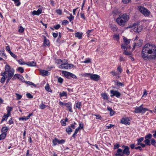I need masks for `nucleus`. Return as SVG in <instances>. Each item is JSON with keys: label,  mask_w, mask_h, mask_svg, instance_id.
Here are the masks:
<instances>
[{"label": "nucleus", "mask_w": 156, "mask_h": 156, "mask_svg": "<svg viewBox=\"0 0 156 156\" xmlns=\"http://www.w3.org/2000/svg\"><path fill=\"white\" fill-rule=\"evenodd\" d=\"M141 56L145 60L156 59V46L153 44H146L142 48Z\"/></svg>", "instance_id": "1"}, {"label": "nucleus", "mask_w": 156, "mask_h": 156, "mask_svg": "<svg viewBox=\"0 0 156 156\" xmlns=\"http://www.w3.org/2000/svg\"><path fill=\"white\" fill-rule=\"evenodd\" d=\"M129 19V15L126 13L120 15L116 19V22L120 26L123 27Z\"/></svg>", "instance_id": "2"}, {"label": "nucleus", "mask_w": 156, "mask_h": 156, "mask_svg": "<svg viewBox=\"0 0 156 156\" xmlns=\"http://www.w3.org/2000/svg\"><path fill=\"white\" fill-rule=\"evenodd\" d=\"M5 71L3 73V76L7 74V76H13L15 72L14 69L7 63L5 66Z\"/></svg>", "instance_id": "3"}, {"label": "nucleus", "mask_w": 156, "mask_h": 156, "mask_svg": "<svg viewBox=\"0 0 156 156\" xmlns=\"http://www.w3.org/2000/svg\"><path fill=\"white\" fill-rule=\"evenodd\" d=\"M138 9L145 16H148L150 14V12L142 6H138Z\"/></svg>", "instance_id": "4"}, {"label": "nucleus", "mask_w": 156, "mask_h": 156, "mask_svg": "<svg viewBox=\"0 0 156 156\" xmlns=\"http://www.w3.org/2000/svg\"><path fill=\"white\" fill-rule=\"evenodd\" d=\"M62 74L64 75L66 78L70 79L72 78L74 79H76L77 78L76 76L74 74L65 71H62Z\"/></svg>", "instance_id": "5"}, {"label": "nucleus", "mask_w": 156, "mask_h": 156, "mask_svg": "<svg viewBox=\"0 0 156 156\" xmlns=\"http://www.w3.org/2000/svg\"><path fill=\"white\" fill-rule=\"evenodd\" d=\"M148 110V109L147 108H143L142 106V105H141L139 107L136 108L134 112L136 113H144Z\"/></svg>", "instance_id": "6"}, {"label": "nucleus", "mask_w": 156, "mask_h": 156, "mask_svg": "<svg viewBox=\"0 0 156 156\" xmlns=\"http://www.w3.org/2000/svg\"><path fill=\"white\" fill-rule=\"evenodd\" d=\"M132 29L135 32L139 33L142 30V27L141 25L135 24L132 27Z\"/></svg>", "instance_id": "7"}, {"label": "nucleus", "mask_w": 156, "mask_h": 156, "mask_svg": "<svg viewBox=\"0 0 156 156\" xmlns=\"http://www.w3.org/2000/svg\"><path fill=\"white\" fill-rule=\"evenodd\" d=\"M73 65L70 64L66 65H61L58 66L59 69H69L73 67Z\"/></svg>", "instance_id": "8"}, {"label": "nucleus", "mask_w": 156, "mask_h": 156, "mask_svg": "<svg viewBox=\"0 0 156 156\" xmlns=\"http://www.w3.org/2000/svg\"><path fill=\"white\" fill-rule=\"evenodd\" d=\"M122 148H124L122 151V154H125L127 156L129 155L130 153L129 147L128 146L123 145Z\"/></svg>", "instance_id": "9"}, {"label": "nucleus", "mask_w": 156, "mask_h": 156, "mask_svg": "<svg viewBox=\"0 0 156 156\" xmlns=\"http://www.w3.org/2000/svg\"><path fill=\"white\" fill-rule=\"evenodd\" d=\"M110 92L112 94L111 97H112L113 96H115L117 98H119L121 96V94L119 92L116 90H111Z\"/></svg>", "instance_id": "10"}, {"label": "nucleus", "mask_w": 156, "mask_h": 156, "mask_svg": "<svg viewBox=\"0 0 156 156\" xmlns=\"http://www.w3.org/2000/svg\"><path fill=\"white\" fill-rule=\"evenodd\" d=\"M129 48H128V47L126 46L125 45L122 44L121 45L122 49H124V51L123 52V54L126 55H130L131 53L130 52L126 51V50Z\"/></svg>", "instance_id": "11"}, {"label": "nucleus", "mask_w": 156, "mask_h": 156, "mask_svg": "<svg viewBox=\"0 0 156 156\" xmlns=\"http://www.w3.org/2000/svg\"><path fill=\"white\" fill-rule=\"evenodd\" d=\"M90 77V79L98 81L99 80L100 76L97 74H91Z\"/></svg>", "instance_id": "12"}, {"label": "nucleus", "mask_w": 156, "mask_h": 156, "mask_svg": "<svg viewBox=\"0 0 156 156\" xmlns=\"http://www.w3.org/2000/svg\"><path fill=\"white\" fill-rule=\"evenodd\" d=\"M42 36L44 37V41L43 44L44 45H46L48 46H49L50 45V42L49 40L47 39L43 35Z\"/></svg>", "instance_id": "13"}, {"label": "nucleus", "mask_w": 156, "mask_h": 156, "mask_svg": "<svg viewBox=\"0 0 156 156\" xmlns=\"http://www.w3.org/2000/svg\"><path fill=\"white\" fill-rule=\"evenodd\" d=\"M42 10L41 9H38L37 11L34 10L32 12L33 15H39L42 12Z\"/></svg>", "instance_id": "14"}, {"label": "nucleus", "mask_w": 156, "mask_h": 156, "mask_svg": "<svg viewBox=\"0 0 156 156\" xmlns=\"http://www.w3.org/2000/svg\"><path fill=\"white\" fill-rule=\"evenodd\" d=\"M40 72L41 75L43 76L48 75L50 74V73L48 71L45 70H41Z\"/></svg>", "instance_id": "15"}, {"label": "nucleus", "mask_w": 156, "mask_h": 156, "mask_svg": "<svg viewBox=\"0 0 156 156\" xmlns=\"http://www.w3.org/2000/svg\"><path fill=\"white\" fill-rule=\"evenodd\" d=\"M23 78V76L19 74H15L13 77L12 78L13 80H15L16 78L22 80Z\"/></svg>", "instance_id": "16"}, {"label": "nucleus", "mask_w": 156, "mask_h": 156, "mask_svg": "<svg viewBox=\"0 0 156 156\" xmlns=\"http://www.w3.org/2000/svg\"><path fill=\"white\" fill-rule=\"evenodd\" d=\"M123 41L125 43L124 45H125L126 46L128 47V48H130V46L128 45V44L130 43V41L129 40L127 39L126 37H124L123 38Z\"/></svg>", "instance_id": "17"}, {"label": "nucleus", "mask_w": 156, "mask_h": 156, "mask_svg": "<svg viewBox=\"0 0 156 156\" xmlns=\"http://www.w3.org/2000/svg\"><path fill=\"white\" fill-rule=\"evenodd\" d=\"M66 107L69 109V111L71 112H73L72 108V104L71 103L68 102L65 104Z\"/></svg>", "instance_id": "18"}, {"label": "nucleus", "mask_w": 156, "mask_h": 156, "mask_svg": "<svg viewBox=\"0 0 156 156\" xmlns=\"http://www.w3.org/2000/svg\"><path fill=\"white\" fill-rule=\"evenodd\" d=\"M129 120L127 118H123L121 120V123L124 124H129Z\"/></svg>", "instance_id": "19"}, {"label": "nucleus", "mask_w": 156, "mask_h": 156, "mask_svg": "<svg viewBox=\"0 0 156 156\" xmlns=\"http://www.w3.org/2000/svg\"><path fill=\"white\" fill-rule=\"evenodd\" d=\"M26 65L30 66H36V63L34 61L28 62L26 63Z\"/></svg>", "instance_id": "20"}, {"label": "nucleus", "mask_w": 156, "mask_h": 156, "mask_svg": "<svg viewBox=\"0 0 156 156\" xmlns=\"http://www.w3.org/2000/svg\"><path fill=\"white\" fill-rule=\"evenodd\" d=\"M10 115H7V114L6 115H4L2 117V120L1 122V123H2V122L4 121H6L8 119V117Z\"/></svg>", "instance_id": "21"}, {"label": "nucleus", "mask_w": 156, "mask_h": 156, "mask_svg": "<svg viewBox=\"0 0 156 156\" xmlns=\"http://www.w3.org/2000/svg\"><path fill=\"white\" fill-rule=\"evenodd\" d=\"M8 130L9 128L7 126H4L2 127L1 131L2 133H7Z\"/></svg>", "instance_id": "22"}, {"label": "nucleus", "mask_w": 156, "mask_h": 156, "mask_svg": "<svg viewBox=\"0 0 156 156\" xmlns=\"http://www.w3.org/2000/svg\"><path fill=\"white\" fill-rule=\"evenodd\" d=\"M83 34L80 33L79 32H77L75 34V37H78L79 39H81L82 38Z\"/></svg>", "instance_id": "23"}, {"label": "nucleus", "mask_w": 156, "mask_h": 156, "mask_svg": "<svg viewBox=\"0 0 156 156\" xmlns=\"http://www.w3.org/2000/svg\"><path fill=\"white\" fill-rule=\"evenodd\" d=\"M69 16H67V18L69 19L70 22H72L73 23V20L74 19V17L72 15V14H69Z\"/></svg>", "instance_id": "24"}, {"label": "nucleus", "mask_w": 156, "mask_h": 156, "mask_svg": "<svg viewBox=\"0 0 156 156\" xmlns=\"http://www.w3.org/2000/svg\"><path fill=\"white\" fill-rule=\"evenodd\" d=\"M0 55L2 56L4 58L6 59L7 56L3 51H0Z\"/></svg>", "instance_id": "25"}, {"label": "nucleus", "mask_w": 156, "mask_h": 156, "mask_svg": "<svg viewBox=\"0 0 156 156\" xmlns=\"http://www.w3.org/2000/svg\"><path fill=\"white\" fill-rule=\"evenodd\" d=\"M122 150L121 149H118L117 151V153L115 154V156H118L119 155H121L122 152Z\"/></svg>", "instance_id": "26"}, {"label": "nucleus", "mask_w": 156, "mask_h": 156, "mask_svg": "<svg viewBox=\"0 0 156 156\" xmlns=\"http://www.w3.org/2000/svg\"><path fill=\"white\" fill-rule=\"evenodd\" d=\"M113 37L115 40L119 41V35L118 34H115L113 36Z\"/></svg>", "instance_id": "27"}, {"label": "nucleus", "mask_w": 156, "mask_h": 156, "mask_svg": "<svg viewBox=\"0 0 156 156\" xmlns=\"http://www.w3.org/2000/svg\"><path fill=\"white\" fill-rule=\"evenodd\" d=\"M144 138L143 137H141L140 138L137 139V143L136 144V145H140L141 143V142L143 140Z\"/></svg>", "instance_id": "28"}, {"label": "nucleus", "mask_w": 156, "mask_h": 156, "mask_svg": "<svg viewBox=\"0 0 156 156\" xmlns=\"http://www.w3.org/2000/svg\"><path fill=\"white\" fill-rule=\"evenodd\" d=\"M7 133H2L0 135V140H4L6 136Z\"/></svg>", "instance_id": "29"}, {"label": "nucleus", "mask_w": 156, "mask_h": 156, "mask_svg": "<svg viewBox=\"0 0 156 156\" xmlns=\"http://www.w3.org/2000/svg\"><path fill=\"white\" fill-rule=\"evenodd\" d=\"M139 43H137V44H136V43H135L134 44V45L135 46H137L138 47H140L141 45H142V44L143 43V41L142 39H140L139 40Z\"/></svg>", "instance_id": "30"}, {"label": "nucleus", "mask_w": 156, "mask_h": 156, "mask_svg": "<svg viewBox=\"0 0 156 156\" xmlns=\"http://www.w3.org/2000/svg\"><path fill=\"white\" fill-rule=\"evenodd\" d=\"M3 73H2L1 75L2 76L1 80V82L2 83H4L5 80V76H3Z\"/></svg>", "instance_id": "31"}, {"label": "nucleus", "mask_w": 156, "mask_h": 156, "mask_svg": "<svg viewBox=\"0 0 156 156\" xmlns=\"http://www.w3.org/2000/svg\"><path fill=\"white\" fill-rule=\"evenodd\" d=\"M66 131L68 134H70L71 132H72V129L70 126H69L68 128L66 129Z\"/></svg>", "instance_id": "32"}, {"label": "nucleus", "mask_w": 156, "mask_h": 156, "mask_svg": "<svg viewBox=\"0 0 156 156\" xmlns=\"http://www.w3.org/2000/svg\"><path fill=\"white\" fill-rule=\"evenodd\" d=\"M117 70L118 72V74H120L122 72V69L121 68V66H119L117 68Z\"/></svg>", "instance_id": "33"}, {"label": "nucleus", "mask_w": 156, "mask_h": 156, "mask_svg": "<svg viewBox=\"0 0 156 156\" xmlns=\"http://www.w3.org/2000/svg\"><path fill=\"white\" fill-rule=\"evenodd\" d=\"M47 106L44 104L43 102H42L40 106V108L41 109H43L45 108Z\"/></svg>", "instance_id": "34"}, {"label": "nucleus", "mask_w": 156, "mask_h": 156, "mask_svg": "<svg viewBox=\"0 0 156 156\" xmlns=\"http://www.w3.org/2000/svg\"><path fill=\"white\" fill-rule=\"evenodd\" d=\"M58 140L57 138H55V139L54 140L52 141L53 143V146H55L57 144V143H58Z\"/></svg>", "instance_id": "35"}, {"label": "nucleus", "mask_w": 156, "mask_h": 156, "mask_svg": "<svg viewBox=\"0 0 156 156\" xmlns=\"http://www.w3.org/2000/svg\"><path fill=\"white\" fill-rule=\"evenodd\" d=\"M68 61L66 59H63L62 60V62H61V65H66V64H68Z\"/></svg>", "instance_id": "36"}, {"label": "nucleus", "mask_w": 156, "mask_h": 156, "mask_svg": "<svg viewBox=\"0 0 156 156\" xmlns=\"http://www.w3.org/2000/svg\"><path fill=\"white\" fill-rule=\"evenodd\" d=\"M12 1H13L16 4V6H19L20 5V1L19 0H12Z\"/></svg>", "instance_id": "37"}, {"label": "nucleus", "mask_w": 156, "mask_h": 156, "mask_svg": "<svg viewBox=\"0 0 156 156\" xmlns=\"http://www.w3.org/2000/svg\"><path fill=\"white\" fill-rule=\"evenodd\" d=\"M81 105V103L79 101H77L76 103V107L78 109H80V106Z\"/></svg>", "instance_id": "38"}, {"label": "nucleus", "mask_w": 156, "mask_h": 156, "mask_svg": "<svg viewBox=\"0 0 156 156\" xmlns=\"http://www.w3.org/2000/svg\"><path fill=\"white\" fill-rule=\"evenodd\" d=\"M144 142L147 145L150 146L151 144L150 140L148 139H146L144 140Z\"/></svg>", "instance_id": "39"}, {"label": "nucleus", "mask_w": 156, "mask_h": 156, "mask_svg": "<svg viewBox=\"0 0 156 156\" xmlns=\"http://www.w3.org/2000/svg\"><path fill=\"white\" fill-rule=\"evenodd\" d=\"M62 62V60L61 59H55V63L57 65L61 63Z\"/></svg>", "instance_id": "40"}, {"label": "nucleus", "mask_w": 156, "mask_h": 156, "mask_svg": "<svg viewBox=\"0 0 156 156\" xmlns=\"http://www.w3.org/2000/svg\"><path fill=\"white\" fill-rule=\"evenodd\" d=\"M12 108L10 107H8V108L7 109V115H9L10 116V112L12 110Z\"/></svg>", "instance_id": "41"}, {"label": "nucleus", "mask_w": 156, "mask_h": 156, "mask_svg": "<svg viewBox=\"0 0 156 156\" xmlns=\"http://www.w3.org/2000/svg\"><path fill=\"white\" fill-rule=\"evenodd\" d=\"M59 95L61 97L66 96H67V93L65 91H63L62 93H60L59 94Z\"/></svg>", "instance_id": "42"}, {"label": "nucleus", "mask_w": 156, "mask_h": 156, "mask_svg": "<svg viewBox=\"0 0 156 156\" xmlns=\"http://www.w3.org/2000/svg\"><path fill=\"white\" fill-rule=\"evenodd\" d=\"M101 96L105 100L108 99V96L106 93H103L101 94Z\"/></svg>", "instance_id": "43"}, {"label": "nucleus", "mask_w": 156, "mask_h": 156, "mask_svg": "<svg viewBox=\"0 0 156 156\" xmlns=\"http://www.w3.org/2000/svg\"><path fill=\"white\" fill-rule=\"evenodd\" d=\"M83 62L85 63H88L91 62V60L89 58L86 59Z\"/></svg>", "instance_id": "44"}, {"label": "nucleus", "mask_w": 156, "mask_h": 156, "mask_svg": "<svg viewBox=\"0 0 156 156\" xmlns=\"http://www.w3.org/2000/svg\"><path fill=\"white\" fill-rule=\"evenodd\" d=\"M45 89L48 92H51V89L50 88L48 84H47L45 87Z\"/></svg>", "instance_id": "45"}, {"label": "nucleus", "mask_w": 156, "mask_h": 156, "mask_svg": "<svg viewBox=\"0 0 156 156\" xmlns=\"http://www.w3.org/2000/svg\"><path fill=\"white\" fill-rule=\"evenodd\" d=\"M17 70L19 71L21 73H23L24 71V69L22 67H19Z\"/></svg>", "instance_id": "46"}, {"label": "nucleus", "mask_w": 156, "mask_h": 156, "mask_svg": "<svg viewBox=\"0 0 156 156\" xmlns=\"http://www.w3.org/2000/svg\"><path fill=\"white\" fill-rule=\"evenodd\" d=\"M18 62L19 64L21 65H25L26 64V63L25 62H24L21 59L19 60L18 61Z\"/></svg>", "instance_id": "47"}, {"label": "nucleus", "mask_w": 156, "mask_h": 156, "mask_svg": "<svg viewBox=\"0 0 156 156\" xmlns=\"http://www.w3.org/2000/svg\"><path fill=\"white\" fill-rule=\"evenodd\" d=\"M15 94L17 100H20L21 98L22 97V96L21 95H20L17 93H16Z\"/></svg>", "instance_id": "48"}, {"label": "nucleus", "mask_w": 156, "mask_h": 156, "mask_svg": "<svg viewBox=\"0 0 156 156\" xmlns=\"http://www.w3.org/2000/svg\"><path fill=\"white\" fill-rule=\"evenodd\" d=\"M151 144L152 145L156 147V142L154 139H151Z\"/></svg>", "instance_id": "49"}, {"label": "nucleus", "mask_w": 156, "mask_h": 156, "mask_svg": "<svg viewBox=\"0 0 156 156\" xmlns=\"http://www.w3.org/2000/svg\"><path fill=\"white\" fill-rule=\"evenodd\" d=\"M24 28L22 26H20L18 30V31L20 33H23L24 31Z\"/></svg>", "instance_id": "50"}, {"label": "nucleus", "mask_w": 156, "mask_h": 156, "mask_svg": "<svg viewBox=\"0 0 156 156\" xmlns=\"http://www.w3.org/2000/svg\"><path fill=\"white\" fill-rule=\"evenodd\" d=\"M26 96L29 98L31 99L33 98V96L30 93L27 94Z\"/></svg>", "instance_id": "51"}, {"label": "nucleus", "mask_w": 156, "mask_h": 156, "mask_svg": "<svg viewBox=\"0 0 156 156\" xmlns=\"http://www.w3.org/2000/svg\"><path fill=\"white\" fill-rule=\"evenodd\" d=\"M152 135L151 134H149L148 135H147L145 136V139H147V138L151 139L152 137Z\"/></svg>", "instance_id": "52"}, {"label": "nucleus", "mask_w": 156, "mask_h": 156, "mask_svg": "<svg viewBox=\"0 0 156 156\" xmlns=\"http://www.w3.org/2000/svg\"><path fill=\"white\" fill-rule=\"evenodd\" d=\"M56 12L59 15H61L62 14V11L59 9L56 10Z\"/></svg>", "instance_id": "53"}, {"label": "nucleus", "mask_w": 156, "mask_h": 156, "mask_svg": "<svg viewBox=\"0 0 156 156\" xmlns=\"http://www.w3.org/2000/svg\"><path fill=\"white\" fill-rule=\"evenodd\" d=\"M60 27V24H57L54 26V28L56 30L58 29Z\"/></svg>", "instance_id": "54"}, {"label": "nucleus", "mask_w": 156, "mask_h": 156, "mask_svg": "<svg viewBox=\"0 0 156 156\" xmlns=\"http://www.w3.org/2000/svg\"><path fill=\"white\" fill-rule=\"evenodd\" d=\"M110 73L112 74L113 76H116L117 74H118V73H117L115 71H112L110 72Z\"/></svg>", "instance_id": "55"}, {"label": "nucleus", "mask_w": 156, "mask_h": 156, "mask_svg": "<svg viewBox=\"0 0 156 156\" xmlns=\"http://www.w3.org/2000/svg\"><path fill=\"white\" fill-rule=\"evenodd\" d=\"M63 79L61 77L58 78V82L61 83L63 82Z\"/></svg>", "instance_id": "56"}, {"label": "nucleus", "mask_w": 156, "mask_h": 156, "mask_svg": "<svg viewBox=\"0 0 156 156\" xmlns=\"http://www.w3.org/2000/svg\"><path fill=\"white\" fill-rule=\"evenodd\" d=\"M115 83H116L117 85V86H123V84L121 82H120L119 81H117L115 82Z\"/></svg>", "instance_id": "57"}, {"label": "nucleus", "mask_w": 156, "mask_h": 156, "mask_svg": "<svg viewBox=\"0 0 156 156\" xmlns=\"http://www.w3.org/2000/svg\"><path fill=\"white\" fill-rule=\"evenodd\" d=\"M95 116H96V119H98L101 120V119L102 117L101 116L99 115H94Z\"/></svg>", "instance_id": "58"}, {"label": "nucleus", "mask_w": 156, "mask_h": 156, "mask_svg": "<svg viewBox=\"0 0 156 156\" xmlns=\"http://www.w3.org/2000/svg\"><path fill=\"white\" fill-rule=\"evenodd\" d=\"M69 23V22L66 20H63L62 22V24L63 25H66Z\"/></svg>", "instance_id": "59"}, {"label": "nucleus", "mask_w": 156, "mask_h": 156, "mask_svg": "<svg viewBox=\"0 0 156 156\" xmlns=\"http://www.w3.org/2000/svg\"><path fill=\"white\" fill-rule=\"evenodd\" d=\"M9 54L13 58H15L17 56H16L14 53H13L11 51H10Z\"/></svg>", "instance_id": "60"}, {"label": "nucleus", "mask_w": 156, "mask_h": 156, "mask_svg": "<svg viewBox=\"0 0 156 156\" xmlns=\"http://www.w3.org/2000/svg\"><path fill=\"white\" fill-rule=\"evenodd\" d=\"M65 140H58V143L59 144H63L65 143Z\"/></svg>", "instance_id": "61"}, {"label": "nucleus", "mask_w": 156, "mask_h": 156, "mask_svg": "<svg viewBox=\"0 0 156 156\" xmlns=\"http://www.w3.org/2000/svg\"><path fill=\"white\" fill-rule=\"evenodd\" d=\"M60 122L62 126H65L66 125V122H65L64 121V120H61Z\"/></svg>", "instance_id": "62"}, {"label": "nucleus", "mask_w": 156, "mask_h": 156, "mask_svg": "<svg viewBox=\"0 0 156 156\" xmlns=\"http://www.w3.org/2000/svg\"><path fill=\"white\" fill-rule=\"evenodd\" d=\"M131 0H122V2L123 3L127 4Z\"/></svg>", "instance_id": "63"}, {"label": "nucleus", "mask_w": 156, "mask_h": 156, "mask_svg": "<svg viewBox=\"0 0 156 156\" xmlns=\"http://www.w3.org/2000/svg\"><path fill=\"white\" fill-rule=\"evenodd\" d=\"M120 146V145L119 144H116L114 145V149H116L117 148H118Z\"/></svg>", "instance_id": "64"}]
</instances>
